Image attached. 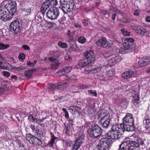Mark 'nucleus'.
Masks as SVG:
<instances>
[{"instance_id":"nucleus-3","label":"nucleus","mask_w":150,"mask_h":150,"mask_svg":"<svg viewBox=\"0 0 150 150\" xmlns=\"http://www.w3.org/2000/svg\"><path fill=\"white\" fill-rule=\"evenodd\" d=\"M60 6L64 13H70L74 9V1L73 0H60Z\"/></svg>"},{"instance_id":"nucleus-15","label":"nucleus","mask_w":150,"mask_h":150,"mask_svg":"<svg viewBox=\"0 0 150 150\" xmlns=\"http://www.w3.org/2000/svg\"><path fill=\"white\" fill-rule=\"evenodd\" d=\"M138 64L140 67L150 64V57H145L140 59Z\"/></svg>"},{"instance_id":"nucleus-29","label":"nucleus","mask_w":150,"mask_h":150,"mask_svg":"<svg viewBox=\"0 0 150 150\" xmlns=\"http://www.w3.org/2000/svg\"><path fill=\"white\" fill-rule=\"evenodd\" d=\"M132 51L128 47L125 46H124L123 47H121L120 50V53L122 54L129 53Z\"/></svg>"},{"instance_id":"nucleus-57","label":"nucleus","mask_w":150,"mask_h":150,"mask_svg":"<svg viewBox=\"0 0 150 150\" xmlns=\"http://www.w3.org/2000/svg\"><path fill=\"white\" fill-rule=\"evenodd\" d=\"M74 26L76 28H81V25L78 23H75L74 25Z\"/></svg>"},{"instance_id":"nucleus-7","label":"nucleus","mask_w":150,"mask_h":150,"mask_svg":"<svg viewBox=\"0 0 150 150\" xmlns=\"http://www.w3.org/2000/svg\"><path fill=\"white\" fill-rule=\"evenodd\" d=\"M91 127L89 133L91 137L97 138L102 134L103 130L99 125L97 124L94 125H92Z\"/></svg>"},{"instance_id":"nucleus-38","label":"nucleus","mask_w":150,"mask_h":150,"mask_svg":"<svg viewBox=\"0 0 150 150\" xmlns=\"http://www.w3.org/2000/svg\"><path fill=\"white\" fill-rule=\"evenodd\" d=\"M52 6H54L57 5L58 3V1L57 0H49Z\"/></svg>"},{"instance_id":"nucleus-35","label":"nucleus","mask_w":150,"mask_h":150,"mask_svg":"<svg viewBox=\"0 0 150 150\" xmlns=\"http://www.w3.org/2000/svg\"><path fill=\"white\" fill-rule=\"evenodd\" d=\"M63 69L65 71V74H68L71 71L72 69V68L71 66H67L64 68Z\"/></svg>"},{"instance_id":"nucleus-50","label":"nucleus","mask_w":150,"mask_h":150,"mask_svg":"<svg viewBox=\"0 0 150 150\" xmlns=\"http://www.w3.org/2000/svg\"><path fill=\"white\" fill-rule=\"evenodd\" d=\"M57 139V138L55 137L54 135L52 136V138L50 140L51 141H52L53 143H55V140Z\"/></svg>"},{"instance_id":"nucleus-11","label":"nucleus","mask_w":150,"mask_h":150,"mask_svg":"<svg viewBox=\"0 0 150 150\" xmlns=\"http://www.w3.org/2000/svg\"><path fill=\"white\" fill-rule=\"evenodd\" d=\"M134 40L132 38H126L123 41L124 46L127 47L132 51L135 49V45L133 44Z\"/></svg>"},{"instance_id":"nucleus-5","label":"nucleus","mask_w":150,"mask_h":150,"mask_svg":"<svg viewBox=\"0 0 150 150\" xmlns=\"http://www.w3.org/2000/svg\"><path fill=\"white\" fill-rule=\"evenodd\" d=\"M22 23L21 20H17L11 22L10 25V31L15 34L20 33L21 30Z\"/></svg>"},{"instance_id":"nucleus-42","label":"nucleus","mask_w":150,"mask_h":150,"mask_svg":"<svg viewBox=\"0 0 150 150\" xmlns=\"http://www.w3.org/2000/svg\"><path fill=\"white\" fill-rule=\"evenodd\" d=\"M78 41L80 43L83 44L86 41V39L83 37H81L79 39Z\"/></svg>"},{"instance_id":"nucleus-21","label":"nucleus","mask_w":150,"mask_h":150,"mask_svg":"<svg viewBox=\"0 0 150 150\" xmlns=\"http://www.w3.org/2000/svg\"><path fill=\"white\" fill-rule=\"evenodd\" d=\"M72 121H70V122H72ZM65 129H66L65 133L67 135L70 134L71 132L73 129V125L72 123L69 122L68 123H66L65 124Z\"/></svg>"},{"instance_id":"nucleus-13","label":"nucleus","mask_w":150,"mask_h":150,"mask_svg":"<svg viewBox=\"0 0 150 150\" xmlns=\"http://www.w3.org/2000/svg\"><path fill=\"white\" fill-rule=\"evenodd\" d=\"M137 33L142 36H147L149 34L148 31L146 30L140 26H138L134 28H132Z\"/></svg>"},{"instance_id":"nucleus-31","label":"nucleus","mask_w":150,"mask_h":150,"mask_svg":"<svg viewBox=\"0 0 150 150\" xmlns=\"http://www.w3.org/2000/svg\"><path fill=\"white\" fill-rule=\"evenodd\" d=\"M139 95L137 93L133 96L132 100L134 104H137L139 103Z\"/></svg>"},{"instance_id":"nucleus-44","label":"nucleus","mask_w":150,"mask_h":150,"mask_svg":"<svg viewBox=\"0 0 150 150\" xmlns=\"http://www.w3.org/2000/svg\"><path fill=\"white\" fill-rule=\"evenodd\" d=\"M88 91L90 94H93L95 97L97 96V93L95 90H88Z\"/></svg>"},{"instance_id":"nucleus-45","label":"nucleus","mask_w":150,"mask_h":150,"mask_svg":"<svg viewBox=\"0 0 150 150\" xmlns=\"http://www.w3.org/2000/svg\"><path fill=\"white\" fill-rule=\"evenodd\" d=\"M25 55L22 53H20L18 56V59L20 60H22L25 59Z\"/></svg>"},{"instance_id":"nucleus-54","label":"nucleus","mask_w":150,"mask_h":150,"mask_svg":"<svg viewBox=\"0 0 150 150\" xmlns=\"http://www.w3.org/2000/svg\"><path fill=\"white\" fill-rule=\"evenodd\" d=\"M83 23L84 25L86 26L88 24V20H84L83 21Z\"/></svg>"},{"instance_id":"nucleus-53","label":"nucleus","mask_w":150,"mask_h":150,"mask_svg":"<svg viewBox=\"0 0 150 150\" xmlns=\"http://www.w3.org/2000/svg\"><path fill=\"white\" fill-rule=\"evenodd\" d=\"M54 144V143H53V142L50 140L48 143V145L50 147H52L53 146Z\"/></svg>"},{"instance_id":"nucleus-9","label":"nucleus","mask_w":150,"mask_h":150,"mask_svg":"<svg viewBox=\"0 0 150 150\" xmlns=\"http://www.w3.org/2000/svg\"><path fill=\"white\" fill-rule=\"evenodd\" d=\"M96 44L98 46L103 48H110L112 45V42L111 40L107 41L106 38L102 37L96 42Z\"/></svg>"},{"instance_id":"nucleus-23","label":"nucleus","mask_w":150,"mask_h":150,"mask_svg":"<svg viewBox=\"0 0 150 150\" xmlns=\"http://www.w3.org/2000/svg\"><path fill=\"white\" fill-rule=\"evenodd\" d=\"M134 76V72L132 71H126L122 75V77L125 79H128Z\"/></svg>"},{"instance_id":"nucleus-43","label":"nucleus","mask_w":150,"mask_h":150,"mask_svg":"<svg viewBox=\"0 0 150 150\" xmlns=\"http://www.w3.org/2000/svg\"><path fill=\"white\" fill-rule=\"evenodd\" d=\"M114 72L113 70L110 69L107 71V74L109 76H112L114 74Z\"/></svg>"},{"instance_id":"nucleus-32","label":"nucleus","mask_w":150,"mask_h":150,"mask_svg":"<svg viewBox=\"0 0 150 150\" xmlns=\"http://www.w3.org/2000/svg\"><path fill=\"white\" fill-rule=\"evenodd\" d=\"M33 71L29 69L25 71V76L27 78H30L31 76L32 73Z\"/></svg>"},{"instance_id":"nucleus-49","label":"nucleus","mask_w":150,"mask_h":150,"mask_svg":"<svg viewBox=\"0 0 150 150\" xmlns=\"http://www.w3.org/2000/svg\"><path fill=\"white\" fill-rule=\"evenodd\" d=\"M2 73L4 76L7 77H8L10 75L8 71H3Z\"/></svg>"},{"instance_id":"nucleus-58","label":"nucleus","mask_w":150,"mask_h":150,"mask_svg":"<svg viewBox=\"0 0 150 150\" xmlns=\"http://www.w3.org/2000/svg\"><path fill=\"white\" fill-rule=\"evenodd\" d=\"M27 65L28 66H30L32 67L33 66V63H31L29 61L27 63Z\"/></svg>"},{"instance_id":"nucleus-16","label":"nucleus","mask_w":150,"mask_h":150,"mask_svg":"<svg viewBox=\"0 0 150 150\" xmlns=\"http://www.w3.org/2000/svg\"><path fill=\"white\" fill-rule=\"evenodd\" d=\"M69 110L72 114L77 116L80 114L81 111V108L76 106H71L69 108Z\"/></svg>"},{"instance_id":"nucleus-14","label":"nucleus","mask_w":150,"mask_h":150,"mask_svg":"<svg viewBox=\"0 0 150 150\" xmlns=\"http://www.w3.org/2000/svg\"><path fill=\"white\" fill-rule=\"evenodd\" d=\"M84 55L86 58L85 59L88 60V62L91 64L93 63L95 60V56L92 51L86 52L84 53Z\"/></svg>"},{"instance_id":"nucleus-39","label":"nucleus","mask_w":150,"mask_h":150,"mask_svg":"<svg viewBox=\"0 0 150 150\" xmlns=\"http://www.w3.org/2000/svg\"><path fill=\"white\" fill-rule=\"evenodd\" d=\"M36 141L35 142V144H37L38 145H42V142L40 139L38 138V137H36Z\"/></svg>"},{"instance_id":"nucleus-2","label":"nucleus","mask_w":150,"mask_h":150,"mask_svg":"<svg viewBox=\"0 0 150 150\" xmlns=\"http://www.w3.org/2000/svg\"><path fill=\"white\" fill-rule=\"evenodd\" d=\"M117 125H114L112 128L111 131H110L106 133L108 136L112 139H118L120 136L125 132L120 128Z\"/></svg>"},{"instance_id":"nucleus-51","label":"nucleus","mask_w":150,"mask_h":150,"mask_svg":"<svg viewBox=\"0 0 150 150\" xmlns=\"http://www.w3.org/2000/svg\"><path fill=\"white\" fill-rule=\"evenodd\" d=\"M43 122V120L42 119H38L37 118H36L35 122L36 123L38 124L42 122Z\"/></svg>"},{"instance_id":"nucleus-64","label":"nucleus","mask_w":150,"mask_h":150,"mask_svg":"<svg viewBox=\"0 0 150 150\" xmlns=\"http://www.w3.org/2000/svg\"><path fill=\"white\" fill-rule=\"evenodd\" d=\"M146 20L147 22H150V16H148L146 17Z\"/></svg>"},{"instance_id":"nucleus-10","label":"nucleus","mask_w":150,"mask_h":150,"mask_svg":"<svg viewBox=\"0 0 150 150\" xmlns=\"http://www.w3.org/2000/svg\"><path fill=\"white\" fill-rule=\"evenodd\" d=\"M13 15L8 9L0 10V19L2 21H6L12 19Z\"/></svg>"},{"instance_id":"nucleus-56","label":"nucleus","mask_w":150,"mask_h":150,"mask_svg":"<svg viewBox=\"0 0 150 150\" xmlns=\"http://www.w3.org/2000/svg\"><path fill=\"white\" fill-rule=\"evenodd\" d=\"M67 35L69 37H71L72 36V33L70 30H68L67 33Z\"/></svg>"},{"instance_id":"nucleus-27","label":"nucleus","mask_w":150,"mask_h":150,"mask_svg":"<svg viewBox=\"0 0 150 150\" xmlns=\"http://www.w3.org/2000/svg\"><path fill=\"white\" fill-rule=\"evenodd\" d=\"M88 62V60L84 59L79 61L78 63V64L80 67H83L91 64Z\"/></svg>"},{"instance_id":"nucleus-52","label":"nucleus","mask_w":150,"mask_h":150,"mask_svg":"<svg viewBox=\"0 0 150 150\" xmlns=\"http://www.w3.org/2000/svg\"><path fill=\"white\" fill-rule=\"evenodd\" d=\"M23 48L25 50H28L30 49V47L28 45H24L23 46Z\"/></svg>"},{"instance_id":"nucleus-24","label":"nucleus","mask_w":150,"mask_h":150,"mask_svg":"<svg viewBox=\"0 0 150 150\" xmlns=\"http://www.w3.org/2000/svg\"><path fill=\"white\" fill-rule=\"evenodd\" d=\"M36 137L30 134H27L26 135V138L30 144H33L36 142Z\"/></svg>"},{"instance_id":"nucleus-4","label":"nucleus","mask_w":150,"mask_h":150,"mask_svg":"<svg viewBox=\"0 0 150 150\" xmlns=\"http://www.w3.org/2000/svg\"><path fill=\"white\" fill-rule=\"evenodd\" d=\"M112 142L110 138L107 137L102 138L97 146V148L98 150H108Z\"/></svg>"},{"instance_id":"nucleus-62","label":"nucleus","mask_w":150,"mask_h":150,"mask_svg":"<svg viewBox=\"0 0 150 150\" xmlns=\"http://www.w3.org/2000/svg\"><path fill=\"white\" fill-rule=\"evenodd\" d=\"M81 88L82 89H84L88 88V87L86 85H83L81 86Z\"/></svg>"},{"instance_id":"nucleus-19","label":"nucleus","mask_w":150,"mask_h":150,"mask_svg":"<svg viewBox=\"0 0 150 150\" xmlns=\"http://www.w3.org/2000/svg\"><path fill=\"white\" fill-rule=\"evenodd\" d=\"M52 7L49 0L45 1L42 4L41 10L42 13H45V11L49 7Z\"/></svg>"},{"instance_id":"nucleus-22","label":"nucleus","mask_w":150,"mask_h":150,"mask_svg":"<svg viewBox=\"0 0 150 150\" xmlns=\"http://www.w3.org/2000/svg\"><path fill=\"white\" fill-rule=\"evenodd\" d=\"M110 116L109 115L107 114L106 112H105L104 110H101L99 111L98 114V118H101L100 120L101 122L104 120V119L108 116Z\"/></svg>"},{"instance_id":"nucleus-26","label":"nucleus","mask_w":150,"mask_h":150,"mask_svg":"<svg viewBox=\"0 0 150 150\" xmlns=\"http://www.w3.org/2000/svg\"><path fill=\"white\" fill-rule=\"evenodd\" d=\"M144 123L145 124V127L147 133H150V118H148L144 120Z\"/></svg>"},{"instance_id":"nucleus-55","label":"nucleus","mask_w":150,"mask_h":150,"mask_svg":"<svg viewBox=\"0 0 150 150\" xmlns=\"http://www.w3.org/2000/svg\"><path fill=\"white\" fill-rule=\"evenodd\" d=\"M49 60L52 62H54L56 61L57 59L55 58L50 57L49 58Z\"/></svg>"},{"instance_id":"nucleus-40","label":"nucleus","mask_w":150,"mask_h":150,"mask_svg":"<svg viewBox=\"0 0 150 150\" xmlns=\"http://www.w3.org/2000/svg\"><path fill=\"white\" fill-rule=\"evenodd\" d=\"M30 127L33 132L35 131V132H38L39 131V129L38 126L35 127L34 126L31 125Z\"/></svg>"},{"instance_id":"nucleus-1","label":"nucleus","mask_w":150,"mask_h":150,"mask_svg":"<svg viewBox=\"0 0 150 150\" xmlns=\"http://www.w3.org/2000/svg\"><path fill=\"white\" fill-rule=\"evenodd\" d=\"M123 123L117 125L120 128L125 131L132 132L134 130L135 126L134 124V120L132 115L130 113L126 114L122 119Z\"/></svg>"},{"instance_id":"nucleus-17","label":"nucleus","mask_w":150,"mask_h":150,"mask_svg":"<svg viewBox=\"0 0 150 150\" xmlns=\"http://www.w3.org/2000/svg\"><path fill=\"white\" fill-rule=\"evenodd\" d=\"M16 1H13L10 2L7 6L8 8L10 10L9 11L11 12V13L13 16L16 11Z\"/></svg>"},{"instance_id":"nucleus-6","label":"nucleus","mask_w":150,"mask_h":150,"mask_svg":"<svg viewBox=\"0 0 150 150\" xmlns=\"http://www.w3.org/2000/svg\"><path fill=\"white\" fill-rule=\"evenodd\" d=\"M134 145L136 146V144L135 141L129 139H126L124 141L119 145L120 150H132Z\"/></svg>"},{"instance_id":"nucleus-36","label":"nucleus","mask_w":150,"mask_h":150,"mask_svg":"<svg viewBox=\"0 0 150 150\" xmlns=\"http://www.w3.org/2000/svg\"><path fill=\"white\" fill-rule=\"evenodd\" d=\"M58 45L61 47L63 48H65L67 47V45L65 43H63L61 41H59L58 43Z\"/></svg>"},{"instance_id":"nucleus-48","label":"nucleus","mask_w":150,"mask_h":150,"mask_svg":"<svg viewBox=\"0 0 150 150\" xmlns=\"http://www.w3.org/2000/svg\"><path fill=\"white\" fill-rule=\"evenodd\" d=\"M80 147L79 146H78L74 144L71 150H78Z\"/></svg>"},{"instance_id":"nucleus-63","label":"nucleus","mask_w":150,"mask_h":150,"mask_svg":"<svg viewBox=\"0 0 150 150\" xmlns=\"http://www.w3.org/2000/svg\"><path fill=\"white\" fill-rule=\"evenodd\" d=\"M65 59L66 60H70L71 59V57L69 56H66L65 57Z\"/></svg>"},{"instance_id":"nucleus-25","label":"nucleus","mask_w":150,"mask_h":150,"mask_svg":"<svg viewBox=\"0 0 150 150\" xmlns=\"http://www.w3.org/2000/svg\"><path fill=\"white\" fill-rule=\"evenodd\" d=\"M84 136L81 135L75 141L74 144L80 147L84 141Z\"/></svg>"},{"instance_id":"nucleus-28","label":"nucleus","mask_w":150,"mask_h":150,"mask_svg":"<svg viewBox=\"0 0 150 150\" xmlns=\"http://www.w3.org/2000/svg\"><path fill=\"white\" fill-rule=\"evenodd\" d=\"M137 141H135V142L136 144V146L134 145V147H138L139 145L143 146L144 147H145V145L144 144V141L141 138H138L137 139Z\"/></svg>"},{"instance_id":"nucleus-20","label":"nucleus","mask_w":150,"mask_h":150,"mask_svg":"<svg viewBox=\"0 0 150 150\" xmlns=\"http://www.w3.org/2000/svg\"><path fill=\"white\" fill-rule=\"evenodd\" d=\"M110 116H108L104 119V120L101 122L100 120L99 123L102 125L103 127L106 128L108 127L110 125Z\"/></svg>"},{"instance_id":"nucleus-8","label":"nucleus","mask_w":150,"mask_h":150,"mask_svg":"<svg viewBox=\"0 0 150 150\" xmlns=\"http://www.w3.org/2000/svg\"><path fill=\"white\" fill-rule=\"evenodd\" d=\"M59 13V10L57 8L51 7L48 9L46 15L49 18L54 20L57 19Z\"/></svg>"},{"instance_id":"nucleus-47","label":"nucleus","mask_w":150,"mask_h":150,"mask_svg":"<svg viewBox=\"0 0 150 150\" xmlns=\"http://www.w3.org/2000/svg\"><path fill=\"white\" fill-rule=\"evenodd\" d=\"M58 74L59 76H62L64 75L65 74L63 69L61 70L58 72Z\"/></svg>"},{"instance_id":"nucleus-12","label":"nucleus","mask_w":150,"mask_h":150,"mask_svg":"<svg viewBox=\"0 0 150 150\" xmlns=\"http://www.w3.org/2000/svg\"><path fill=\"white\" fill-rule=\"evenodd\" d=\"M101 67L93 65L90 68L87 67L84 70V72L86 74H94L99 72L101 70Z\"/></svg>"},{"instance_id":"nucleus-61","label":"nucleus","mask_w":150,"mask_h":150,"mask_svg":"<svg viewBox=\"0 0 150 150\" xmlns=\"http://www.w3.org/2000/svg\"><path fill=\"white\" fill-rule=\"evenodd\" d=\"M31 10L30 8H28L26 10V12L28 13L27 14L28 15H29L31 13Z\"/></svg>"},{"instance_id":"nucleus-41","label":"nucleus","mask_w":150,"mask_h":150,"mask_svg":"<svg viewBox=\"0 0 150 150\" xmlns=\"http://www.w3.org/2000/svg\"><path fill=\"white\" fill-rule=\"evenodd\" d=\"M77 49V47L76 45H71L69 48L70 51H74L76 50Z\"/></svg>"},{"instance_id":"nucleus-37","label":"nucleus","mask_w":150,"mask_h":150,"mask_svg":"<svg viewBox=\"0 0 150 150\" xmlns=\"http://www.w3.org/2000/svg\"><path fill=\"white\" fill-rule=\"evenodd\" d=\"M9 64L6 62L3 63V66L1 67V69H6L9 67Z\"/></svg>"},{"instance_id":"nucleus-60","label":"nucleus","mask_w":150,"mask_h":150,"mask_svg":"<svg viewBox=\"0 0 150 150\" xmlns=\"http://www.w3.org/2000/svg\"><path fill=\"white\" fill-rule=\"evenodd\" d=\"M116 15H117V14L116 13H114L112 15V19L113 21H114L115 20V18L116 16Z\"/></svg>"},{"instance_id":"nucleus-18","label":"nucleus","mask_w":150,"mask_h":150,"mask_svg":"<svg viewBox=\"0 0 150 150\" xmlns=\"http://www.w3.org/2000/svg\"><path fill=\"white\" fill-rule=\"evenodd\" d=\"M67 84L66 83L61 82L57 84H50L49 86H50V88L54 90L60 88H64L66 87L65 85Z\"/></svg>"},{"instance_id":"nucleus-46","label":"nucleus","mask_w":150,"mask_h":150,"mask_svg":"<svg viewBox=\"0 0 150 150\" xmlns=\"http://www.w3.org/2000/svg\"><path fill=\"white\" fill-rule=\"evenodd\" d=\"M140 11L139 10H135L134 11V15L136 16H138L139 15Z\"/></svg>"},{"instance_id":"nucleus-30","label":"nucleus","mask_w":150,"mask_h":150,"mask_svg":"<svg viewBox=\"0 0 150 150\" xmlns=\"http://www.w3.org/2000/svg\"><path fill=\"white\" fill-rule=\"evenodd\" d=\"M122 60V58L119 56H118L113 57L109 61V63H112L113 64L120 62Z\"/></svg>"},{"instance_id":"nucleus-59","label":"nucleus","mask_w":150,"mask_h":150,"mask_svg":"<svg viewBox=\"0 0 150 150\" xmlns=\"http://www.w3.org/2000/svg\"><path fill=\"white\" fill-rule=\"evenodd\" d=\"M98 77L99 79L103 80L105 79V77L103 76V75H102V76H99L98 75Z\"/></svg>"},{"instance_id":"nucleus-33","label":"nucleus","mask_w":150,"mask_h":150,"mask_svg":"<svg viewBox=\"0 0 150 150\" xmlns=\"http://www.w3.org/2000/svg\"><path fill=\"white\" fill-rule=\"evenodd\" d=\"M9 44H4L1 42H0V50H3L7 49L9 47Z\"/></svg>"},{"instance_id":"nucleus-34","label":"nucleus","mask_w":150,"mask_h":150,"mask_svg":"<svg viewBox=\"0 0 150 150\" xmlns=\"http://www.w3.org/2000/svg\"><path fill=\"white\" fill-rule=\"evenodd\" d=\"M121 31L124 36H128L130 35V32H128L124 29H122Z\"/></svg>"}]
</instances>
